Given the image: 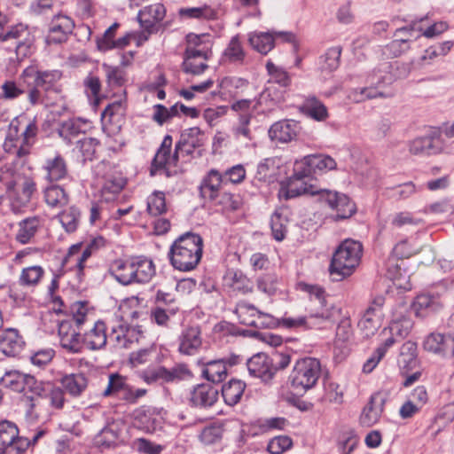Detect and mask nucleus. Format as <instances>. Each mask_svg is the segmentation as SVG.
<instances>
[{"instance_id": "obj_19", "label": "nucleus", "mask_w": 454, "mask_h": 454, "mask_svg": "<svg viewBox=\"0 0 454 454\" xmlns=\"http://www.w3.org/2000/svg\"><path fill=\"white\" fill-rule=\"evenodd\" d=\"M166 9L161 4H154L141 9L137 14V20L143 32L140 35L144 40L158 31V24L164 19Z\"/></svg>"}, {"instance_id": "obj_61", "label": "nucleus", "mask_w": 454, "mask_h": 454, "mask_svg": "<svg viewBox=\"0 0 454 454\" xmlns=\"http://www.w3.org/2000/svg\"><path fill=\"white\" fill-rule=\"evenodd\" d=\"M236 313L239 318V322L247 326H253L255 323V317L259 313L254 305L243 302L237 306Z\"/></svg>"}, {"instance_id": "obj_53", "label": "nucleus", "mask_w": 454, "mask_h": 454, "mask_svg": "<svg viewBox=\"0 0 454 454\" xmlns=\"http://www.w3.org/2000/svg\"><path fill=\"white\" fill-rule=\"evenodd\" d=\"M44 200L51 207H63L68 202V196L59 185H50L44 190Z\"/></svg>"}, {"instance_id": "obj_12", "label": "nucleus", "mask_w": 454, "mask_h": 454, "mask_svg": "<svg viewBox=\"0 0 454 454\" xmlns=\"http://www.w3.org/2000/svg\"><path fill=\"white\" fill-rule=\"evenodd\" d=\"M30 443L29 439L19 436V429L14 423L0 421V450L8 454H19L25 451Z\"/></svg>"}, {"instance_id": "obj_43", "label": "nucleus", "mask_w": 454, "mask_h": 454, "mask_svg": "<svg viewBox=\"0 0 454 454\" xmlns=\"http://www.w3.org/2000/svg\"><path fill=\"white\" fill-rule=\"evenodd\" d=\"M187 39L188 46L186 47L184 57H191L194 59L207 62L212 52L207 45L201 43L200 36L197 35H189Z\"/></svg>"}, {"instance_id": "obj_9", "label": "nucleus", "mask_w": 454, "mask_h": 454, "mask_svg": "<svg viewBox=\"0 0 454 454\" xmlns=\"http://www.w3.org/2000/svg\"><path fill=\"white\" fill-rule=\"evenodd\" d=\"M33 395L36 398L31 397L27 402V416L31 419H36L38 412L37 407L40 405V400L48 399L50 405L54 409H61L65 403V393L59 387L54 386L50 381L38 380L34 387Z\"/></svg>"}, {"instance_id": "obj_28", "label": "nucleus", "mask_w": 454, "mask_h": 454, "mask_svg": "<svg viewBox=\"0 0 454 454\" xmlns=\"http://www.w3.org/2000/svg\"><path fill=\"white\" fill-rule=\"evenodd\" d=\"M218 399V390L208 384L197 385L190 394L189 403L192 407L207 409Z\"/></svg>"}, {"instance_id": "obj_10", "label": "nucleus", "mask_w": 454, "mask_h": 454, "mask_svg": "<svg viewBox=\"0 0 454 454\" xmlns=\"http://www.w3.org/2000/svg\"><path fill=\"white\" fill-rule=\"evenodd\" d=\"M22 77L32 78L34 83L39 86L44 92L46 98L56 99L62 91L59 83L62 78V72L58 69L39 70L34 66H29L23 70Z\"/></svg>"}, {"instance_id": "obj_52", "label": "nucleus", "mask_w": 454, "mask_h": 454, "mask_svg": "<svg viewBox=\"0 0 454 454\" xmlns=\"http://www.w3.org/2000/svg\"><path fill=\"white\" fill-rule=\"evenodd\" d=\"M119 440V430L114 424H109L96 435L95 444L102 449L114 446Z\"/></svg>"}, {"instance_id": "obj_49", "label": "nucleus", "mask_w": 454, "mask_h": 454, "mask_svg": "<svg viewBox=\"0 0 454 454\" xmlns=\"http://www.w3.org/2000/svg\"><path fill=\"white\" fill-rule=\"evenodd\" d=\"M202 374L208 381L219 383L226 378L227 368L221 359L211 360L205 364Z\"/></svg>"}, {"instance_id": "obj_56", "label": "nucleus", "mask_w": 454, "mask_h": 454, "mask_svg": "<svg viewBox=\"0 0 454 454\" xmlns=\"http://www.w3.org/2000/svg\"><path fill=\"white\" fill-rule=\"evenodd\" d=\"M146 209L149 215L158 216L167 212L165 193L154 191L146 200Z\"/></svg>"}, {"instance_id": "obj_36", "label": "nucleus", "mask_w": 454, "mask_h": 454, "mask_svg": "<svg viewBox=\"0 0 454 454\" xmlns=\"http://www.w3.org/2000/svg\"><path fill=\"white\" fill-rule=\"evenodd\" d=\"M111 275L123 286L134 283L133 257L126 260H115L110 267Z\"/></svg>"}, {"instance_id": "obj_33", "label": "nucleus", "mask_w": 454, "mask_h": 454, "mask_svg": "<svg viewBox=\"0 0 454 454\" xmlns=\"http://www.w3.org/2000/svg\"><path fill=\"white\" fill-rule=\"evenodd\" d=\"M25 342L19 332L8 328L0 333V349L7 356H16L23 349Z\"/></svg>"}, {"instance_id": "obj_39", "label": "nucleus", "mask_w": 454, "mask_h": 454, "mask_svg": "<svg viewBox=\"0 0 454 454\" xmlns=\"http://www.w3.org/2000/svg\"><path fill=\"white\" fill-rule=\"evenodd\" d=\"M383 399L380 395L371 396L369 403L364 408L360 416V422L363 426L372 427L378 422L383 411Z\"/></svg>"}, {"instance_id": "obj_26", "label": "nucleus", "mask_w": 454, "mask_h": 454, "mask_svg": "<svg viewBox=\"0 0 454 454\" xmlns=\"http://www.w3.org/2000/svg\"><path fill=\"white\" fill-rule=\"evenodd\" d=\"M247 367L251 377L261 379L262 381L271 380L275 374L272 359L265 353H257L247 359Z\"/></svg>"}, {"instance_id": "obj_18", "label": "nucleus", "mask_w": 454, "mask_h": 454, "mask_svg": "<svg viewBox=\"0 0 454 454\" xmlns=\"http://www.w3.org/2000/svg\"><path fill=\"white\" fill-rule=\"evenodd\" d=\"M82 330V328L74 326L72 321L62 320L58 329L61 348L72 354L81 353L84 347Z\"/></svg>"}, {"instance_id": "obj_44", "label": "nucleus", "mask_w": 454, "mask_h": 454, "mask_svg": "<svg viewBox=\"0 0 454 454\" xmlns=\"http://www.w3.org/2000/svg\"><path fill=\"white\" fill-rule=\"evenodd\" d=\"M246 383L239 380H231L222 387V395L225 403L229 406L237 404L245 391Z\"/></svg>"}, {"instance_id": "obj_54", "label": "nucleus", "mask_w": 454, "mask_h": 454, "mask_svg": "<svg viewBox=\"0 0 454 454\" xmlns=\"http://www.w3.org/2000/svg\"><path fill=\"white\" fill-rule=\"evenodd\" d=\"M102 67L105 71L106 82L109 87H122L126 83L127 73L122 67L108 64H103Z\"/></svg>"}, {"instance_id": "obj_59", "label": "nucleus", "mask_w": 454, "mask_h": 454, "mask_svg": "<svg viewBox=\"0 0 454 454\" xmlns=\"http://www.w3.org/2000/svg\"><path fill=\"white\" fill-rule=\"evenodd\" d=\"M258 104L254 99H239L234 101L230 108L236 113L237 120H241V117L251 120Z\"/></svg>"}, {"instance_id": "obj_1", "label": "nucleus", "mask_w": 454, "mask_h": 454, "mask_svg": "<svg viewBox=\"0 0 454 454\" xmlns=\"http://www.w3.org/2000/svg\"><path fill=\"white\" fill-rule=\"evenodd\" d=\"M437 57V48L433 45L429 46L420 57L412 59L407 67L403 66V71L399 73L395 71L398 68L397 62L395 64L383 62L367 75L364 86L352 89L348 97L356 103L382 97L383 93L379 90L380 86L391 84L395 79L407 75L411 70L423 69L431 66Z\"/></svg>"}, {"instance_id": "obj_25", "label": "nucleus", "mask_w": 454, "mask_h": 454, "mask_svg": "<svg viewBox=\"0 0 454 454\" xmlns=\"http://www.w3.org/2000/svg\"><path fill=\"white\" fill-rule=\"evenodd\" d=\"M178 351L183 355L193 356L202 346L201 330L199 325L185 326L178 337Z\"/></svg>"}, {"instance_id": "obj_45", "label": "nucleus", "mask_w": 454, "mask_h": 454, "mask_svg": "<svg viewBox=\"0 0 454 454\" xmlns=\"http://www.w3.org/2000/svg\"><path fill=\"white\" fill-rule=\"evenodd\" d=\"M250 123L251 120L241 117V120H237L231 129L232 138L245 146H249L254 139Z\"/></svg>"}, {"instance_id": "obj_29", "label": "nucleus", "mask_w": 454, "mask_h": 454, "mask_svg": "<svg viewBox=\"0 0 454 454\" xmlns=\"http://www.w3.org/2000/svg\"><path fill=\"white\" fill-rule=\"evenodd\" d=\"M74 23L73 20L63 14L54 16L50 27L47 42L49 43H60L66 41L68 34L72 33Z\"/></svg>"}, {"instance_id": "obj_62", "label": "nucleus", "mask_w": 454, "mask_h": 454, "mask_svg": "<svg viewBox=\"0 0 454 454\" xmlns=\"http://www.w3.org/2000/svg\"><path fill=\"white\" fill-rule=\"evenodd\" d=\"M127 384L128 383L125 377L118 373L111 374L108 379V384L104 390L103 395L105 396L114 395L119 398Z\"/></svg>"}, {"instance_id": "obj_5", "label": "nucleus", "mask_w": 454, "mask_h": 454, "mask_svg": "<svg viewBox=\"0 0 454 454\" xmlns=\"http://www.w3.org/2000/svg\"><path fill=\"white\" fill-rule=\"evenodd\" d=\"M363 255L359 241L346 239L340 243L333 255L330 274L335 281H340L353 274Z\"/></svg>"}, {"instance_id": "obj_48", "label": "nucleus", "mask_w": 454, "mask_h": 454, "mask_svg": "<svg viewBox=\"0 0 454 454\" xmlns=\"http://www.w3.org/2000/svg\"><path fill=\"white\" fill-rule=\"evenodd\" d=\"M29 33L27 26L22 23L12 25L1 32L0 42L10 43L9 46H14L19 42H21V40H26Z\"/></svg>"}, {"instance_id": "obj_3", "label": "nucleus", "mask_w": 454, "mask_h": 454, "mask_svg": "<svg viewBox=\"0 0 454 454\" xmlns=\"http://www.w3.org/2000/svg\"><path fill=\"white\" fill-rule=\"evenodd\" d=\"M204 134L200 128L192 127L184 129L178 142L176 145L175 152L171 153L173 138L170 135H166L158 149L153 162L152 175H155L158 171L163 170L166 176H170V168L176 167L179 159L192 156L195 149L203 145Z\"/></svg>"}, {"instance_id": "obj_57", "label": "nucleus", "mask_w": 454, "mask_h": 454, "mask_svg": "<svg viewBox=\"0 0 454 454\" xmlns=\"http://www.w3.org/2000/svg\"><path fill=\"white\" fill-rule=\"evenodd\" d=\"M44 274V270L39 265L24 268L19 278V282L23 286H35Z\"/></svg>"}, {"instance_id": "obj_63", "label": "nucleus", "mask_w": 454, "mask_h": 454, "mask_svg": "<svg viewBox=\"0 0 454 454\" xmlns=\"http://www.w3.org/2000/svg\"><path fill=\"white\" fill-rule=\"evenodd\" d=\"M75 144L76 148L82 154L83 160H91L96 153V148L98 145L99 142L96 138L87 137L83 136L82 138H78Z\"/></svg>"}, {"instance_id": "obj_4", "label": "nucleus", "mask_w": 454, "mask_h": 454, "mask_svg": "<svg viewBox=\"0 0 454 454\" xmlns=\"http://www.w3.org/2000/svg\"><path fill=\"white\" fill-rule=\"evenodd\" d=\"M202 252V238L199 234L186 232L173 242L168 255L176 270L186 272L197 267L201 260Z\"/></svg>"}, {"instance_id": "obj_35", "label": "nucleus", "mask_w": 454, "mask_h": 454, "mask_svg": "<svg viewBox=\"0 0 454 454\" xmlns=\"http://www.w3.org/2000/svg\"><path fill=\"white\" fill-rule=\"evenodd\" d=\"M417 317H424L442 308L439 295L433 294H421L418 295L411 305Z\"/></svg>"}, {"instance_id": "obj_24", "label": "nucleus", "mask_w": 454, "mask_h": 454, "mask_svg": "<svg viewBox=\"0 0 454 454\" xmlns=\"http://www.w3.org/2000/svg\"><path fill=\"white\" fill-rule=\"evenodd\" d=\"M37 126L36 123L33 121H28L24 129L19 134V127L15 124L14 121H12L10 124V129L8 132V138L10 140H15L17 143H20V146L17 152L19 156L25 155L28 153V147L31 146L35 139L37 135Z\"/></svg>"}, {"instance_id": "obj_58", "label": "nucleus", "mask_w": 454, "mask_h": 454, "mask_svg": "<svg viewBox=\"0 0 454 454\" xmlns=\"http://www.w3.org/2000/svg\"><path fill=\"white\" fill-rule=\"evenodd\" d=\"M72 322L74 326L82 328L90 321V309L87 301H75L70 308Z\"/></svg>"}, {"instance_id": "obj_38", "label": "nucleus", "mask_w": 454, "mask_h": 454, "mask_svg": "<svg viewBox=\"0 0 454 454\" xmlns=\"http://www.w3.org/2000/svg\"><path fill=\"white\" fill-rule=\"evenodd\" d=\"M222 183V175L217 170L211 169L200 185L201 197L207 200H214L218 196Z\"/></svg>"}, {"instance_id": "obj_11", "label": "nucleus", "mask_w": 454, "mask_h": 454, "mask_svg": "<svg viewBox=\"0 0 454 454\" xmlns=\"http://www.w3.org/2000/svg\"><path fill=\"white\" fill-rule=\"evenodd\" d=\"M139 315V311L133 309L126 310L125 306H121L120 308V315L115 314V317H120L121 320L112 326L109 339L122 347H127L129 343L137 340V334L140 331L137 330L135 326L129 325L128 321L138 318Z\"/></svg>"}, {"instance_id": "obj_37", "label": "nucleus", "mask_w": 454, "mask_h": 454, "mask_svg": "<svg viewBox=\"0 0 454 454\" xmlns=\"http://www.w3.org/2000/svg\"><path fill=\"white\" fill-rule=\"evenodd\" d=\"M134 283H148L155 275L153 262L145 256H134Z\"/></svg>"}, {"instance_id": "obj_64", "label": "nucleus", "mask_w": 454, "mask_h": 454, "mask_svg": "<svg viewBox=\"0 0 454 454\" xmlns=\"http://www.w3.org/2000/svg\"><path fill=\"white\" fill-rule=\"evenodd\" d=\"M118 23L111 25L103 34V35L97 39V47L100 51H108L114 49V39L116 30L119 27Z\"/></svg>"}, {"instance_id": "obj_42", "label": "nucleus", "mask_w": 454, "mask_h": 454, "mask_svg": "<svg viewBox=\"0 0 454 454\" xmlns=\"http://www.w3.org/2000/svg\"><path fill=\"white\" fill-rule=\"evenodd\" d=\"M64 389L72 396L78 397L82 395L88 387V380L82 373H72L61 379Z\"/></svg>"}, {"instance_id": "obj_46", "label": "nucleus", "mask_w": 454, "mask_h": 454, "mask_svg": "<svg viewBox=\"0 0 454 454\" xmlns=\"http://www.w3.org/2000/svg\"><path fill=\"white\" fill-rule=\"evenodd\" d=\"M341 49L339 46L329 48L317 60V67L322 73L330 74L340 65Z\"/></svg>"}, {"instance_id": "obj_14", "label": "nucleus", "mask_w": 454, "mask_h": 454, "mask_svg": "<svg viewBox=\"0 0 454 454\" xmlns=\"http://www.w3.org/2000/svg\"><path fill=\"white\" fill-rule=\"evenodd\" d=\"M420 28H416V24L397 28L395 32L396 39L387 44L383 54L387 57L396 58L408 51L411 43L421 36Z\"/></svg>"}, {"instance_id": "obj_50", "label": "nucleus", "mask_w": 454, "mask_h": 454, "mask_svg": "<svg viewBox=\"0 0 454 454\" xmlns=\"http://www.w3.org/2000/svg\"><path fill=\"white\" fill-rule=\"evenodd\" d=\"M248 81L237 76H226L219 81L218 87L221 91L231 97H236L247 87Z\"/></svg>"}, {"instance_id": "obj_13", "label": "nucleus", "mask_w": 454, "mask_h": 454, "mask_svg": "<svg viewBox=\"0 0 454 454\" xmlns=\"http://www.w3.org/2000/svg\"><path fill=\"white\" fill-rule=\"evenodd\" d=\"M337 164L334 159L325 154H310L294 162V170L298 175H320L333 170Z\"/></svg>"}, {"instance_id": "obj_30", "label": "nucleus", "mask_w": 454, "mask_h": 454, "mask_svg": "<svg viewBox=\"0 0 454 454\" xmlns=\"http://www.w3.org/2000/svg\"><path fill=\"white\" fill-rule=\"evenodd\" d=\"M126 101L123 98L108 104L101 114L104 126H112L114 130H119L125 121Z\"/></svg>"}, {"instance_id": "obj_23", "label": "nucleus", "mask_w": 454, "mask_h": 454, "mask_svg": "<svg viewBox=\"0 0 454 454\" xmlns=\"http://www.w3.org/2000/svg\"><path fill=\"white\" fill-rule=\"evenodd\" d=\"M409 151L415 155L437 154L442 151V138L437 131L417 137L409 144Z\"/></svg>"}, {"instance_id": "obj_20", "label": "nucleus", "mask_w": 454, "mask_h": 454, "mask_svg": "<svg viewBox=\"0 0 454 454\" xmlns=\"http://www.w3.org/2000/svg\"><path fill=\"white\" fill-rule=\"evenodd\" d=\"M413 322L408 313V307L404 303L396 305L392 310V318L387 328L383 329V334H395L400 340L404 339L410 333Z\"/></svg>"}, {"instance_id": "obj_51", "label": "nucleus", "mask_w": 454, "mask_h": 454, "mask_svg": "<svg viewBox=\"0 0 454 454\" xmlns=\"http://www.w3.org/2000/svg\"><path fill=\"white\" fill-rule=\"evenodd\" d=\"M59 221L67 233L74 232L81 223V212L75 207H70L58 215Z\"/></svg>"}, {"instance_id": "obj_22", "label": "nucleus", "mask_w": 454, "mask_h": 454, "mask_svg": "<svg viewBox=\"0 0 454 454\" xmlns=\"http://www.w3.org/2000/svg\"><path fill=\"white\" fill-rule=\"evenodd\" d=\"M300 130L301 126L298 121L285 119L274 122L270 127L268 134L271 141L287 144L296 139Z\"/></svg>"}, {"instance_id": "obj_55", "label": "nucleus", "mask_w": 454, "mask_h": 454, "mask_svg": "<svg viewBox=\"0 0 454 454\" xmlns=\"http://www.w3.org/2000/svg\"><path fill=\"white\" fill-rule=\"evenodd\" d=\"M266 70L270 75L269 84L276 83L281 88H286L291 83V78L288 73L282 67L276 66L272 61L268 60L266 63Z\"/></svg>"}, {"instance_id": "obj_47", "label": "nucleus", "mask_w": 454, "mask_h": 454, "mask_svg": "<svg viewBox=\"0 0 454 454\" xmlns=\"http://www.w3.org/2000/svg\"><path fill=\"white\" fill-rule=\"evenodd\" d=\"M40 226V218L37 216L27 217L19 223L16 240L20 244H27L35 235Z\"/></svg>"}, {"instance_id": "obj_17", "label": "nucleus", "mask_w": 454, "mask_h": 454, "mask_svg": "<svg viewBox=\"0 0 454 454\" xmlns=\"http://www.w3.org/2000/svg\"><path fill=\"white\" fill-rule=\"evenodd\" d=\"M384 304L383 297H377L364 313L358 322V327L364 338H370L375 334L381 326L384 317L382 307Z\"/></svg>"}, {"instance_id": "obj_7", "label": "nucleus", "mask_w": 454, "mask_h": 454, "mask_svg": "<svg viewBox=\"0 0 454 454\" xmlns=\"http://www.w3.org/2000/svg\"><path fill=\"white\" fill-rule=\"evenodd\" d=\"M322 372L319 360L314 357H304L294 364L289 376L292 387L297 392H306L317 384Z\"/></svg>"}, {"instance_id": "obj_8", "label": "nucleus", "mask_w": 454, "mask_h": 454, "mask_svg": "<svg viewBox=\"0 0 454 454\" xmlns=\"http://www.w3.org/2000/svg\"><path fill=\"white\" fill-rule=\"evenodd\" d=\"M94 174L101 184V198L106 202L114 200L126 184L121 172L108 161L98 163Z\"/></svg>"}, {"instance_id": "obj_16", "label": "nucleus", "mask_w": 454, "mask_h": 454, "mask_svg": "<svg viewBox=\"0 0 454 454\" xmlns=\"http://www.w3.org/2000/svg\"><path fill=\"white\" fill-rule=\"evenodd\" d=\"M38 380L33 375L16 369L6 370L0 377V387L15 393L33 394Z\"/></svg>"}, {"instance_id": "obj_6", "label": "nucleus", "mask_w": 454, "mask_h": 454, "mask_svg": "<svg viewBox=\"0 0 454 454\" xmlns=\"http://www.w3.org/2000/svg\"><path fill=\"white\" fill-rule=\"evenodd\" d=\"M312 301L321 306L319 310L310 312L307 316H298L295 317H283L280 319V325L286 329H312L321 328L324 323L331 320L333 316L334 308L328 307L325 291L320 287H316L315 292L311 294Z\"/></svg>"}, {"instance_id": "obj_60", "label": "nucleus", "mask_w": 454, "mask_h": 454, "mask_svg": "<svg viewBox=\"0 0 454 454\" xmlns=\"http://www.w3.org/2000/svg\"><path fill=\"white\" fill-rule=\"evenodd\" d=\"M304 109L309 116L322 121L328 117L326 106L316 98H309L304 103Z\"/></svg>"}, {"instance_id": "obj_32", "label": "nucleus", "mask_w": 454, "mask_h": 454, "mask_svg": "<svg viewBox=\"0 0 454 454\" xmlns=\"http://www.w3.org/2000/svg\"><path fill=\"white\" fill-rule=\"evenodd\" d=\"M281 176L280 160L275 157L261 160L256 168L254 178L262 183L272 184Z\"/></svg>"}, {"instance_id": "obj_15", "label": "nucleus", "mask_w": 454, "mask_h": 454, "mask_svg": "<svg viewBox=\"0 0 454 454\" xmlns=\"http://www.w3.org/2000/svg\"><path fill=\"white\" fill-rule=\"evenodd\" d=\"M278 39L282 42L294 43L295 35L286 31H254L248 34V42L252 48L264 55L274 48L275 41Z\"/></svg>"}, {"instance_id": "obj_31", "label": "nucleus", "mask_w": 454, "mask_h": 454, "mask_svg": "<svg viewBox=\"0 0 454 454\" xmlns=\"http://www.w3.org/2000/svg\"><path fill=\"white\" fill-rule=\"evenodd\" d=\"M42 172L43 178L50 183L62 180L68 174L66 160L59 153L44 160Z\"/></svg>"}, {"instance_id": "obj_41", "label": "nucleus", "mask_w": 454, "mask_h": 454, "mask_svg": "<svg viewBox=\"0 0 454 454\" xmlns=\"http://www.w3.org/2000/svg\"><path fill=\"white\" fill-rule=\"evenodd\" d=\"M245 58L246 52L243 49L239 36L237 35L231 37L227 47L224 49L221 57V63L242 65Z\"/></svg>"}, {"instance_id": "obj_34", "label": "nucleus", "mask_w": 454, "mask_h": 454, "mask_svg": "<svg viewBox=\"0 0 454 454\" xmlns=\"http://www.w3.org/2000/svg\"><path fill=\"white\" fill-rule=\"evenodd\" d=\"M107 338L106 324L98 320L83 333V344L90 350H98L106 346Z\"/></svg>"}, {"instance_id": "obj_21", "label": "nucleus", "mask_w": 454, "mask_h": 454, "mask_svg": "<svg viewBox=\"0 0 454 454\" xmlns=\"http://www.w3.org/2000/svg\"><path fill=\"white\" fill-rule=\"evenodd\" d=\"M90 128L91 123L88 120L71 118L59 123L58 134L66 144L71 145L75 144L78 138H82Z\"/></svg>"}, {"instance_id": "obj_40", "label": "nucleus", "mask_w": 454, "mask_h": 454, "mask_svg": "<svg viewBox=\"0 0 454 454\" xmlns=\"http://www.w3.org/2000/svg\"><path fill=\"white\" fill-rule=\"evenodd\" d=\"M289 223V210L286 207L277 208L270 218V228L273 238L282 241L286 235Z\"/></svg>"}, {"instance_id": "obj_27", "label": "nucleus", "mask_w": 454, "mask_h": 454, "mask_svg": "<svg viewBox=\"0 0 454 454\" xmlns=\"http://www.w3.org/2000/svg\"><path fill=\"white\" fill-rule=\"evenodd\" d=\"M138 376L148 385L164 384L179 379V371L177 368L167 369L164 366H153L139 372Z\"/></svg>"}, {"instance_id": "obj_2", "label": "nucleus", "mask_w": 454, "mask_h": 454, "mask_svg": "<svg viewBox=\"0 0 454 454\" xmlns=\"http://www.w3.org/2000/svg\"><path fill=\"white\" fill-rule=\"evenodd\" d=\"M308 175H298L294 169V175L286 182H282L278 192L280 199L290 200L301 195H318L321 200L337 211V219H346L356 212V206L350 199L343 194L330 190L317 189L306 180Z\"/></svg>"}]
</instances>
